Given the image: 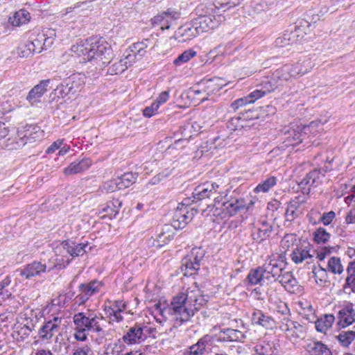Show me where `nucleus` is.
<instances>
[{
  "instance_id": "f257e3e1",
  "label": "nucleus",
  "mask_w": 355,
  "mask_h": 355,
  "mask_svg": "<svg viewBox=\"0 0 355 355\" xmlns=\"http://www.w3.org/2000/svg\"><path fill=\"white\" fill-rule=\"evenodd\" d=\"M208 298L198 288H189L185 293L174 296L168 306V314L175 320L174 325L181 326L188 322L197 311L207 304Z\"/></svg>"
},
{
  "instance_id": "f03ea898",
  "label": "nucleus",
  "mask_w": 355,
  "mask_h": 355,
  "mask_svg": "<svg viewBox=\"0 0 355 355\" xmlns=\"http://www.w3.org/2000/svg\"><path fill=\"white\" fill-rule=\"evenodd\" d=\"M75 325H78L88 332L96 336V341L102 343L107 335L106 321L100 314L89 313L88 315L83 312L76 313L73 318Z\"/></svg>"
},
{
  "instance_id": "7ed1b4c3",
  "label": "nucleus",
  "mask_w": 355,
  "mask_h": 355,
  "mask_svg": "<svg viewBox=\"0 0 355 355\" xmlns=\"http://www.w3.org/2000/svg\"><path fill=\"white\" fill-rule=\"evenodd\" d=\"M315 125L314 122L310 123L309 125H303L297 123H291L285 126L279 134V139L283 147L295 146L302 142L305 135L310 132V129Z\"/></svg>"
},
{
  "instance_id": "20e7f679",
  "label": "nucleus",
  "mask_w": 355,
  "mask_h": 355,
  "mask_svg": "<svg viewBox=\"0 0 355 355\" xmlns=\"http://www.w3.org/2000/svg\"><path fill=\"white\" fill-rule=\"evenodd\" d=\"M225 187L218 182H206L197 186L191 196V204L206 200L211 198H214L216 203H219V198H223L225 194Z\"/></svg>"
},
{
  "instance_id": "39448f33",
  "label": "nucleus",
  "mask_w": 355,
  "mask_h": 355,
  "mask_svg": "<svg viewBox=\"0 0 355 355\" xmlns=\"http://www.w3.org/2000/svg\"><path fill=\"white\" fill-rule=\"evenodd\" d=\"M200 10L202 12L194 19L200 33L217 28L225 20V17L222 15L211 13L214 10V8L211 6L207 7L202 5L197 8L198 12Z\"/></svg>"
},
{
  "instance_id": "423d86ee",
  "label": "nucleus",
  "mask_w": 355,
  "mask_h": 355,
  "mask_svg": "<svg viewBox=\"0 0 355 355\" xmlns=\"http://www.w3.org/2000/svg\"><path fill=\"white\" fill-rule=\"evenodd\" d=\"M89 50V61L96 60L100 66L110 62L112 55L111 46L104 39L91 40Z\"/></svg>"
},
{
  "instance_id": "0eeeda50",
  "label": "nucleus",
  "mask_w": 355,
  "mask_h": 355,
  "mask_svg": "<svg viewBox=\"0 0 355 355\" xmlns=\"http://www.w3.org/2000/svg\"><path fill=\"white\" fill-rule=\"evenodd\" d=\"M191 198H184L174 211L171 225L176 230L183 229L198 213L197 209L189 207Z\"/></svg>"
},
{
  "instance_id": "6e6552de",
  "label": "nucleus",
  "mask_w": 355,
  "mask_h": 355,
  "mask_svg": "<svg viewBox=\"0 0 355 355\" xmlns=\"http://www.w3.org/2000/svg\"><path fill=\"white\" fill-rule=\"evenodd\" d=\"M205 256L204 251L200 248H193L189 254L181 261L180 270L185 277L197 274Z\"/></svg>"
},
{
  "instance_id": "1a4fd4ad",
  "label": "nucleus",
  "mask_w": 355,
  "mask_h": 355,
  "mask_svg": "<svg viewBox=\"0 0 355 355\" xmlns=\"http://www.w3.org/2000/svg\"><path fill=\"white\" fill-rule=\"evenodd\" d=\"M278 259L270 258L262 266L266 275L270 276V281H278L285 272V263L282 257L278 255Z\"/></svg>"
},
{
  "instance_id": "9d476101",
  "label": "nucleus",
  "mask_w": 355,
  "mask_h": 355,
  "mask_svg": "<svg viewBox=\"0 0 355 355\" xmlns=\"http://www.w3.org/2000/svg\"><path fill=\"white\" fill-rule=\"evenodd\" d=\"M17 136L19 141H17L19 146H24L29 143H33L40 140L43 136V131L36 125H26L22 129L18 130Z\"/></svg>"
},
{
  "instance_id": "9b49d317",
  "label": "nucleus",
  "mask_w": 355,
  "mask_h": 355,
  "mask_svg": "<svg viewBox=\"0 0 355 355\" xmlns=\"http://www.w3.org/2000/svg\"><path fill=\"white\" fill-rule=\"evenodd\" d=\"M181 13L174 8H168L153 18V23L160 25L162 30L169 29L180 19Z\"/></svg>"
},
{
  "instance_id": "f8f14e48",
  "label": "nucleus",
  "mask_w": 355,
  "mask_h": 355,
  "mask_svg": "<svg viewBox=\"0 0 355 355\" xmlns=\"http://www.w3.org/2000/svg\"><path fill=\"white\" fill-rule=\"evenodd\" d=\"M148 329V328L146 326L135 324L123 335V340L129 345L140 343L146 339L147 334L144 333V331H147Z\"/></svg>"
},
{
  "instance_id": "ddd939ff",
  "label": "nucleus",
  "mask_w": 355,
  "mask_h": 355,
  "mask_svg": "<svg viewBox=\"0 0 355 355\" xmlns=\"http://www.w3.org/2000/svg\"><path fill=\"white\" fill-rule=\"evenodd\" d=\"M101 286V284L98 281H92L88 284H81L79 286L80 293L75 298L76 303L78 305L85 304L91 296L99 291Z\"/></svg>"
},
{
  "instance_id": "4468645a",
  "label": "nucleus",
  "mask_w": 355,
  "mask_h": 355,
  "mask_svg": "<svg viewBox=\"0 0 355 355\" xmlns=\"http://www.w3.org/2000/svg\"><path fill=\"white\" fill-rule=\"evenodd\" d=\"M61 322L62 318L57 316L44 322L38 331L40 338L42 340H50L59 331Z\"/></svg>"
},
{
  "instance_id": "2eb2a0df",
  "label": "nucleus",
  "mask_w": 355,
  "mask_h": 355,
  "mask_svg": "<svg viewBox=\"0 0 355 355\" xmlns=\"http://www.w3.org/2000/svg\"><path fill=\"white\" fill-rule=\"evenodd\" d=\"M200 33L194 19L180 26L175 32V37L180 42L192 40Z\"/></svg>"
},
{
  "instance_id": "dca6fc26",
  "label": "nucleus",
  "mask_w": 355,
  "mask_h": 355,
  "mask_svg": "<svg viewBox=\"0 0 355 355\" xmlns=\"http://www.w3.org/2000/svg\"><path fill=\"white\" fill-rule=\"evenodd\" d=\"M322 183L320 170L315 169L310 171L299 183L304 193H309L311 187H316Z\"/></svg>"
},
{
  "instance_id": "f3484780",
  "label": "nucleus",
  "mask_w": 355,
  "mask_h": 355,
  "mask_svg": "<svg viewBox=\"0 0 355 355\" xmlns=\"http://www.w3.org/2000/svg\"><path fill=\"white\" fill-rule=\"evenodd\" d=\"M338 324L344 328L352 324L355 321V310L353 304L347 302L345 304L338 313Z\"/></svg>"
},
{
  "instance_id": "a211bd4d",
  "label": "nucleus",
  "mask_w": 355,
  "mask_h": 355,
  "mask_svg": "<svg viewBox=\"0 0 355 355\" xmlns=\"http://www.w3.org/2000/svg\"><path fill=\"white\" fill-rule=\"evenodd\" d=\"M245 338V335L241 331L230 328L224 329L215 336L216 340L221 343L244 342Z\"/></svg>"
},
{
  "instance_id": "6ab92c4d",
  "label": "nucleus",
  "mask_w": 355,
  "mask_h": 355,
  "mask_svg": "<svg viewBox=\"0 0 355 355\" xmlns=\"http://www.w3.org/2000/svg\"><path fill=\"white\" fill-rule=\"evenodd\" d=\"M46 266L40 261H33L25 266L23 269L19 270V275L24 277L25 279H29L33 277L40 275L41 273L45 272Z\"/></svg>"
},
{
  "instance_id": "aec40b11",
  "label": "nucleus",
  "mask_w": 355,
  "mask_h": 355,
  "mask_svg": "<svg viewBox=\"0 0 355 355\" xmlns=\"http://www.w3.org/2000/svg\"><path fill=\"white\" fill-rule=\"evenodd\" d=\"M303 37L300 35V28H295L294 31H286L284 34L275 40V45L278 47H284L296 43L299 37Z\"/></svg>"
},
{
  "instance_id": "412c9836",
  "label": "nucleus",
  "mask_w": 355,
  "mask_h": 355,
  "mask_svg": "<svg viewBox=\"0 0 355 355\" xmlns=\"http://www.w3.org/2000/svg\"><path fill=\"white\" fill-rule=\"evenodd\" d=\"M279 282L291 293H298L302 291V286L293 277L291 272H286L282 275Z\"/></svg>"
},
{
  "instance_id": "4be33fe9",
  "label": "nucleus",
  "mask_w": 355,
  "mask_h": 355,
  "mask_svg": "<svg viewBox=\"0 0 355 355\" xmlns=\"http://www.w3.org/2000/svg\"><path fill=\"white\" fill-rule=\"evenodd\" d=\"M273 231L272 225L266 220L261 222L259 227H255L252 232V239L260 243L270 237Z\"/></svg>"
},
{
  "instance_id": "5701e85b",
  "label": "nucleus",
  "mask_w": 355,
  "mask_h": 355,
  "mask_svg": "<svg viewBox=\"0 0 355 355\" xmlns=\"http://www.w3.org/2000/svg\"><path fill=\"white\" fill-rule=\"evenodd\" d=\"M62 246L71 257L83 256L87 251V243H77L73 241L65 240L62 242Z\"/></svg>"
},
{
  "instance_id": "b1692460",
  "label": "nucleus",
  "mask_w": 355,
  "mask_h": 355,
  "mask_svg": "<svg viewBox=\"0 0 355 355\" xmlns=\"http://www.w3.org/2000/svg\"><path fill=\"white\" fill-rule=\"evenodd\" d=\"M49 84V80H43L39 84L35 85L28 93L26 99L32 105L39 102L40 98L46 92Z\"/></svg>"
},
{
  "instance_id": "393cba45",
  "label": "nucleus",
  "mask_w": 355,
  "mask_h": 355,
  "mask_svg": "<svg viewBox=\"0 0 355 355\" xmlns=\"http://www.w3.org/2000/svg\"><path fill=\"white\" fill-rule=\"evenodd\" d=\"M224 209L227 211L230 216H234L239 211L243 209H248L243 198H231L222 203Z\"/></svg>"
},
{
  "instance_id": "a878e982",
  "label": "nucleus",
  "mask_w": 355,
  "mask_h": 355,
  "mask_svg": "<svg viewBox=\"0 0 355 355\" xmlns=\"http://www.w3.org/2000/svg\"><path fill=\"white\" fill-rule=\"evenodd\" d=\"M92 162L89 158H83L79 161H75L64 169L66 175H73L87 170L92 165Z\"/></svg>"
},
{
  "instance_id": "bb28decb",
  "label": "nucleus",
  "mask_w": 355,
  "mask_h": 355,
  "mask_svg": "<svg viewBox=\"0 0 355 355\" xmlns=\"http://www.w3.org/2000/svg\"><path fill=\"white\" fill-rule=\"evenodd\" d=\"M252 322L266 329H272L275 322L269 315L264 314L261 310H256L252 314Z\"/></svg>"
},
{
  "instance_id": "cd10ccee",
  "label": "nucleus",
  "mask_w": 355,
  "mask_h": 355,
  "mask_svg": "<svg viewBox=\"0 0 355 355\" xmlns=\"http://www.w3.org/2000/svg\"><path fill=\"white\" fill-rule=\"evenodd\" d=\"M45 40V34L44 33H37L35 32L32 33L30 41L27 44L28 49L32 53H39L42 50H44L43 47V41Z\"/></svg>"
},
{
  "instance_id": "c85d7f7f",
  "label": "nucleus",
  "mask_w": 355,
  "mask_h": 355,
  "mask_svg": "<svg viewBox=\"0 0 355 355\" xmlns=\"http://www.w3.org/2000/svg\"><path fill=\"white\" fill-rule=\"evenodd\" d=\"M265 279L270 281V276L266 275L262 266L251 269L247 276V280L250 285H262Z\"/></svg>"
},
{
  "instance_id": "c756f323",
  "label": "nucleus",
  "mask_w": 355,
  "mask_h": 355,
  "mask_svg": "<svg viewBox=\"0 0 355 355\" xmlns=\"http://www.w3.org/2000/svg\"><path fill=\"white\" fill-rule=\"evenodd\" d=\"M305 348L310 355H332L330 349L320 341L311 342Z\"/></svg>"
},
{
  "instance_id": "7c9ffc66",
  "label": "nucleus",
  "mask_w": 355,
  "mask_h": 355,
  "mask_svg": "<svg viewBox=\"0 0 355 355\" xmlns=\"http://www.w3.org/2000/svg\"><path fill=\"white\" fill-rule=\"evenodd\" d=\"M303 202L304 200H301L300 196L295 197L288 202L285 214L286 220L293 221L297 217L299 214L297 212L298 209Z\"/></svg>"
},
{
  "instance_id": "2f4dec72",
  "label": "nucleus",
  "mask_w": 355,
  "mask_h": 355,
  "mask_svg": "<svg viewBox=\"0 0 355 355\" xmlns=\"http://www.w3.org/2000/svg\"><path fill=\"white\" fill-rule=\"evenodd\" d=\"M85 77L81 73H73L65 80L73 94L81 90Z\"/></svg>"
},
{
  "instance_id": "473e14b6",
  "label": "nucleus",
  "mask_w": 355,
  "mask_h": 355,
  "mask_svg": "<svg viewBox=\"0 0 355 355\" xmlns=\"http://www.w3.org/2000/svg\"><path fill=\"white\" fill-rule=\"evenodd\" d=\"M291 257L295 263L299 264L304 261L311 259L313 256L310 254L309 250L306 248L297 245L291 253Z\"/></svg>"
},
{
  "instance_id": "72a5a7b5",
  "label": "nucleus",
  "mask_w": 355,
  "mask_h": 355,
  "mask_svg": "<svg viewBox=\"0 0 355 355\" xmlns=\"http://www.w3.org/2000/svg\"><path fill=\"white\" fill-rule=\"evenodd\" d=\"M30 19V13L27 10L21 9L14 12L13 15L9 17L8 21L13 26H19L29 21Z\"/></svg>"
},
{
  "instance_id": "f704fd0d",
  "label": "nucleus",
  "mask_w": 355,
  "mask_h": 355,
  "mask_svg": "<svg viewBox=\"0 0 355 355\" xmlns=\"http://www.w3.org/2000/svg\"><path fill=\"white\" fill-rule=\"evenodd\" d=\"M334 320V315L326 314L315 321V329L319 332L325 333L327 329L331 327Z\"/></svg>"
},
{
  "instance_id": "c9c22d12",
  "label": "nucleus",
  "mask_w": 355,
  "mask_h": 355,
  "mask_svg": "<svg viewBox=\"0 0 355 355\" xmlns=\"http://www.w3.org/2000/svg\"><path fill=\"white\" fill-rule=\"evenodd\" d=\"M11 282V278L8 276L0 282V300L4 301L12 297L13 286Z\"/></svg>"
},
{
  "instance_id": "e433bc0d",
  "label": "nucleus",
  "mask_w": 355,
  "mask_h": 355,
  "mask_svg": "<svg viewBox=\"0 0 355 355\" xmlns=\"http://www.w3.org/2000/svg\"><path fill=\"white\" fill-rule=\"evenodd\" d=\"M122 202L119 199H114L112 201L107 202V205L102 207V212L105 213L104 216H108L110 218H114L119 213Z\"/></svg>"
},
{
  "instance_id": "4c0bfd02",
  "label": "nucleus",
  "mask_w": 355,
  "mask_h": 355,
  "mask_svg": "<svg viewBox=\"0 0 355 355\" xmlns=\"http://www.w3.org/2000/svg\"><path fill=\"white\" fill-rule=\"evenodd\" d=\"M138 175L132 172L125 173L116 178L119 189H123L129 187L136 182Z\"/></svg>"
},
{
  "instance_id": "58836bf2",
  "label": "nucleus",
  "mask_w": 355,
  "mask_h": 355,
  "mask_svg": "<svg viewBox=\"0 0 355 355\" xmlns=\"http://www.w3.org/2000/svg\"><path fill=\"white\" fill-rule=\"evenodd\" d=\"M261 88L259 89H255L253 91V94L257 96L256 98L259 99L267 94L272 92L277 87V83L275 80H265L261 85Z\"/></svg>"
},
{
  "instance_id": "ea45409f",
  "label": "nucleus",
  "mask_w": 355,
  "mask_h": 355,
  "mask_svg": "<svg viewBox=\"0 0 355 355\" xmlns=\"http://www.w3.org/2000/svg\"><path fill=\"white\" fill-rule=\"evenodd\" d=\"M71 52L76 53L78 56H83L84 62L89 61V43H80L73 45L71 47Z\"/></svg>"
},
{
  "instance_id": "a19ab883",
  "label": "nucleus",
  "mask_w": 355,
  "mask_h": 355,
  "mask_svg": "<svg viewBox=\"0 0 355 355\" xmlns=\"http://www.w3.org/2000/svg\"><path fill=\"white\" fill-rule=\"evenodd\" d=\"M315 282L320 286H324L327 282V270L321 266H314L312 270Z\"/></svg>"
},
{
  "instance_id": "79ce46f5",
  "label": "nucleus",
  "mask_w": 355,
  "mask_h": 355,
  "mask_svg": "<svg viewBox=\"0 0 355 355\" xmlns=\"http://www.w3.org/2000/svg\"><path fill=\"white\" fill-rule=\"evenodd\" d=\"M336 338L343 347H348L355 339L354 331H342Z\"/></svg>"
},
{
  "instance_id": "37998d69",
  "label": "nucleus",
  "mask_w": 355,
  "mask_h": 355,
  "mask_svg": "<svg viewBox=\"0 0 355 355\" xmlns=\"http://www.w3.org/2000/svg\"><path fill=\"white\" fill-rule=\"evenodd\" d=\"M284 331L288 336L300 338L303 334V327L297 322L291 320L288 325V329Z\"/></svg>"
},
{
  "instance_id": "c03bdc74",
  "label": "nucleus",
  "mask_w": 355,
  "mask_h": 355,
  "mask_svg": "<svg viewBox=\"0 0 355 355\" xmlns=\"http://www.w3.org/2000/svg\"><path fill=\"white\" fill-rule=\"evenodd\" d=\"M277 184V178L271 176L259 183L254 189L255 193H266Z\"/></svg>"
},
{
  "instance_id": "a18cd8bd",
  "label": "nucleus",
  "mask_w": 355,
  "mask_h": 355,
  "mask_svg": "<svg viewBox=\"0 0 355 355\" xmlns=\"http://www.w3.org/2000/svg\"><path fill=\"white\" fill-rule=\"evenodd\" d=\"M242 0H214L213 6L215 8L219 10L222 9L223 11L234 8L241 3Z\"/></svg>"
},
{
  "instance_id": "49530a36",
  "label": "nucleus",
  "mask_w": 355,
  "mask_h": 355,
  "mask_svg": "<svg viewBox=\"0 0 355 355\" xmlns=\"http://www.w3.org/2000/svg\"><path fill=\"white\" fill-rule=\"evenodd\" d=\"M196 51L191 49L186 50L173 60V64L177 67L181 66L196 56Z\"/></svg>"
},
{
  "instance_id": "de8ad7c7",
  "label": "nucleus",
  "mask_w": 355,
  "mask_h": 355,
  "mask_svg": "<svg viewBox=\"0 0 355 355\" xmlns=\"http://www.w3.org/2000/svg\"><path fill=\"white\" fill-rule=\"evenodd\" d=\"M331 234L324 227H318L313 233V240L318 244H324L329 241Z\"/></svg>"
},
{
  "instance_id": "09e8293b",
  "label": "nucleus",
  "mask_w": 355,
  "mask_h": 355,
  "mask_svg": "<svg viewBox=\"0 0 355 355\" xmlns=\"http://www.w3.org/2000/svg\"><path fill=\"white\" fill-rule=\"evenodd\" d=\"M257 96L254 95L253 92H251L249 95L247 96L240 98L239 99L235 100L234 102L231 104V107L236 111L239 107L246 105L248 103H254L257 99Z\"/></svg>"
},
{
  "instance_id": "8fccbe9b",
  "label": "nucleus",
  "mask_w": 355,
  "mask_h": 355,
  "mask_svg": "<svg viewBox=\"0 0 355 355\" xmlns=\"http://www.w3.org/2000/svg\"><path fill=\"white\" fill-rule=\"evenodd\" d=\"M327 269L329 272L338 275L341 274L344 270L340 258L336 257H332L329 259Z\"/></svg>"
},
{
  "instance_id": "3c124183",
  "label": "nucleus",
  "mask_w": 355,
  "mask_h": 355,
  "mask_svg": "<svg viewBox=\"0 0 355 355\" xmlns=\"http://www.w3.org/2000/svg\"><path fill=\"white\" fill-rule=\"evenodd\" d=\"M220 80V79L218 78H213L205 81L203 83L205 85V91L207 94L209 95L215 92H218L221 89V86L218 83Z\"/></svg>"
},
{
  "instance_id": "603ef678",
  "label": "nucleus",
  "mask_w": 355,
  "mask_h": 355,
  "mask_svg": "<svg viewBox=\"0 0 355 355\" xmlns=\"http://www.w3.org/2000/svg\"><path fill=\"white\" fill-rule=\"evenodd\" d=\"M273 76L275 79H277L279 80L287 81L292 78L291 71H290V65H284L280 69H278L273 73Z\"/></svg>"
},
{
  "instance_id": "864d4df0",
  "label": "nucleus",
  "mask_w": 355,
  "mask_h": 355,
  "mask_svg": "<svg viewBox=\"0 0 355 355\" xmlns=\"http://www.w3.org/2000/svg\"><path fill=\"white\" fill-rule=\"evenodd\" d=\"M254 355H272V344L261 342L254 347Z\"/></svg>"
},
{
  "instance_id": "5fc2aeb1",
  "label": "nucleus",
  "mask_w": 355,
  "mask_h": 355,
  "mask_svg": "<svg viewBox=\"0 0 355 355\" xmlns=\"http://www.w3.org/2000/svg\"><path fill=\"white\" fill-rule=\"evenodd\" d=\"M305 62H297L293 65H290V71L292 78H296L297 76H302L309 72V69L304 67Z\"/></svg>"
},
{
  "instance_id": "6e6d98bb",
  "label": "nucleus",
  "mask_w": 355,
  "mask_h": 355,
  "mask_svg": "<svg viewBox=\"0 0 355 355\" xmlns=\"http://www.w3.org/2000/svg\"><path fill=\"white\" fill-rule=\"evenodd\" d=\"M243 121H244L242 119L241 115L239 114L238 116L231 118L227 123V127L228 129L232 131H241L243 129Z\"/></svg>"
},
{
  "instance_id": "4d7b16f0",
  "label": "nucleus",
  "mask_w": 355,
  "mask_h": 355,
  "mask_svg": "<svg viewBox=\"0 0 355 355\" xmlns=\"http://www.w3.org/2000/svg\"><path fill=\"white\" fill-rule=\"evenodd\" d=\"M297 242V236L294 234H286L281 241V246L288 250L293 247Z\"/></svg>"
},
{
  "instance_id": "13d9d810",
  "label": "nucleus",
  "mask_w": 355,
  "mask_h": 355,
  "mask_svg": "<svg viewBox=\"0 0 355 355\" xmlns=\"http://www.w3.org/2000/svg\"><path fill=\"white\" fill-rule=\"evenodd\" d=\"M213 341V336L210 335H205L201 338L195 345L196 346H198V347L200 349L199 350L203 354L205 352L206 348L212 345Z\"/></svg>"
},
{
  "instance_id": "bf43d9fd",
  "label": "nucleus",
  "mask_w": 355,
  "mask_h": 355,
  "mask_svg": "<svg viewBox=\"0 0 355 355\" xmlns=\"http://www.w3.org/2000/svg\"><path fill=\"white\" fill-rule=\"evenodd\" d=\"M55 91L58 96L62 98H64L67 96L70 98V96L74 95L65 80L64 83L57 87Z\"/></svg>"
},
{
  "instance_id": "052dcab7",
  "label": "nucleus",
  "mask_w": 355,
  "mask_h": 355,
  "mask_svg": "<svg viewBox=\"0 0 355 355\" xmlns=\"http://www.w3.org/2000/svg\"><path fill=\"white\" fill-rule=\"evenodd\" d=\"M101 190L105 193H112L120 190L116 178L105 182L101 187Z\"/></svg>"
},
{
  "instance_id": "680f3d73",
  "label": "nucleus",
  "mask_w": 355,
  "mask_h": 355,
  "mask_svg": "<svg viewBox=\"0 0 355 355\" xmlns=\"http://www.w3.org/2000/svg\"><path fill=\"white\" fill-rule=\"evenodd\" d=\"M150 40L149 39H145L140 42L133 44L131 46V51L132 53H137L141 55V52L150 45Z\"/></svg>"
},
{
  "instance_id": "e2e57ef3",
  "label": "nucleus",
  "mask_w": 355,
  "mask_h": 355,
  "mask_svg": "<svg viewBox=\"0 0 355 355\" xmlns=\"http://www.w3.org/2000/svg\"><path fill=\"white\" fill-rule=\"evenodd\" d=\"M343 289L346 293H355V275H347Z\"/></svg>"
},
{
  "instance_id": "0e129e2a",
  "label": "nucleus",
  "mask_w": 355,
  "mask_h": 355,
  "mask_svg": "<svg viewBox=\"0 0 355 355\" xmlns=\"http://www.w3.org/2000/svg\"><path fill=\"white\" fill-rule=\"evenodd\" d=\"M14 320V314L12 312L0 313V327H8Z\"/></svg>"
},
{
  "instance_id": "69168bd1",
  "label": "nucleus",
  "mask_w": 355,
  "mask_h": 355,
  "mask_svg": "<svg viewBox=\"0 0 355 355\" xmlns=\"http://www.w3.org/2000/svg\"><path fill=\"white\" fill-rule=\"evenodd\" d=\"M335 247H324L318 250L317 252V257L319 260L322 261L327 255H329L332 251L335 250Z\"/></svg>"
},
{
  "instance_id": "338daca9",
  "label": "nucleus",
  "mask_w": 355,
  "mask_h": 355,
  "mask_svg": "<svg viewBox=\"0 0 355 355\" xmlns=\"http://www.w3.org/2000/svg\"><path fill=\"white\" fill-rule=\"evenodd\" d=\"M159 105L154 101L150 106L146 107L144 111L143 114L144 116L146 117H151L152 116L155 115L156 112L157 111Z\"/></svg>"
},
{
  "instance_id": "774afa93",
  "label": "nucleus",
  "mask_w": 355,
  "mask_h": 355,
  "mask_svg": "<svg viewBox=\"0 0 355 355\" xmlns=\"http://www.w3.org/2000/svg\"><path fill=\"white\" fill-rule=\"evenodd\" d=\"M73 355H94V353L90 346L85 345L82 347H77Z\"/></svg>"
}]
</instances>
